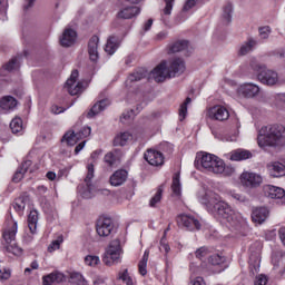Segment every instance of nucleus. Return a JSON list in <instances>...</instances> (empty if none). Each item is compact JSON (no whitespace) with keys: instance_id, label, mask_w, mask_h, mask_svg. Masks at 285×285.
<instances>
[{"instance_id":"obj_1","label":"nucleus","mask_w":285,"mask_h":285,"mask_svg":"<svg viewBox=\"0 0 285 285\" xmlns=\"http://www.w3.org/2000/svg\"><path fill=\"white\" fill-rule=\"evenodd\" d=\"M199 202L206 206L208 213H214L220 220V224H225L227 228H239L244 222L242 214L235 212L228 203L222 199L217 193L213 189L205 190L203 196L198 197Z\"/></svg>"},{"instance_id":"obj_2","label":"nucleus","mask_w":285,"mask_h":285,"mask_svg":"<svg viewBox=\"0 0 285 285\" xmlns=\"http://www.w3.org/2000/svg\"><path fill=\"white\" fill-rule=\"evenodd\" d=\"M195 166L198 170H205L214 175H223V177H230L235 174V167L226 165L222 158L208 153L203 154L200 157L197 156Z\"/></svg>"},{"instance_id":"obj_3","label":"nucleus","mask_w":285,"mask_h":285,"mask_svg":"<svg viewBox=\"0 0 285 285\" xmlns=\"http://www.w3.org/2000/svg\"><path fill=\"white\" fill-rule=\"evenodd\" d=\"M258 146H283L285 144V127L284 125H269L262 127L257 137Z\"/></svg>"},{"instance_id":"obj_4","label":"nucleus","mask_w":285,"mask_h":285,"mask_svg":"<svg viewBox=\"0 0 285 285\" xmlns=\"http://www.w3.org/2000/svg\"><path fill=\"white\" fill-rule=\"evenodd\" d=\"M101 149H97L92 151L91 159L92 161L88 164L87 169V176L85 178L86 187L79 186L78 193L81 195L83 199H92L95 197V185H92V179L95 178V164H97V159H99V156L101 155Z\"/></svg>"},{"instance_id":"obj_5","label":"nucleus","mask_w":285,"mask_h":285,"mask_svg":"<svg viewBox=\"0 0 285 285\" xmlns=\"http://www.w3.org/2000/svg\"><path fill=\"white\" fill-rule=\"evenodd\" d=\"M17 230H19V225L11 218L8 220V226L4 228L2 237L7 244L4 247L7 253H10L16 257H21V255H23V249L19 247V245L12 244L14 239H17Z\"/></svg>"},{"instance_id":"obj_6","label":"nucleus","mask_w":285,"mask_h":285,"mask_svg":"<svg viewBox=\"0 0 285 285\" xmlns=\"http://www.w3.org/2000/svg\"><path fill=\"white\" fill-rule=\"evenodd\" d=\"M121 255H124L121 242L119 239H114L106 247L102 262L106 266H115V264H121Z\"/></svg>"},{"instance_id":"obj_7","label":"nucleus","mask_w":285,"mask_h":285,"mask_svg":"<svg viewBox=\"0 0 285 285\" xmlns=\"http://www.w3.org/2000/svg\"><path fill=\"white\" fill-rule=\"evenodd\" d=\"M66 90L69 95H81L88 88V80H79V72H71L70 78L66 81Z\"/></svg>"},{"instance_id":"obj_8","label":"nucleus","mask_w":285,"mask_h":285,"mask_svg":"<svg viewBox=\"0 0 285 285\" xmlns=\"http://www.w3.org/2000/svg\"><path fill=\"white\" fill-rule=\"evenodd\" d=\"M256 79L263 86H281L285 83V72H258Z\"/></svg>"},{"instance_id":"obj_9","label":"nucleus","mask_w":285,"mask_h":285,"mask_svg":"<svg viewBox=\"0 0 285 285\" xmlns=\"http://www.w3.org/2000/svg\"><path fill=\"white\" fill-rule=\"evenodd\" d=\"M177 224L179 228H185V230H189L190 233L202 230V223L190 214H180L177 217Z\"/></svg>"},{"instance_id":"obj_10","label":"nucleus","mask_w":285,"mask_h":285,"mask_svg":"<svg viewBox=\"0 0 285 285\" xmlns=\"http://www.w3.org/2000/svg\"><path fill=\"white\" fill-rule=\"evenodd\" d=\"M237 95L243 99H257V96L262 95V88L253 82H244L238 86Z\"/></svg>"},{"instance_id":"obj_11","label":"nucleus","mask_w":285,"mask_h":285,"mask_svg":"<svg viewBox=\"0 0 285 285\" xmlns=\"http://www.w3.org/2000/svg\"><path fill=\"white\" fill-rule=\"evenodd\" d=\"M96 233L99 237H110L115 233V223L110 218H100L96 224Z\"/></svg>"},{"instance_id":"obj_12","label":"nucleus","mask_w":285,"mask_h":285,"mask_svg":"<svg viewBox=\"0 0 285 285\" xmlns=\"http://www.w3.org/2000/svg\"><path fill=\"white\" fill-rule=\"evenodd\" d=\"M208 117L215 121H226L230 117V112H228L226 107L217 105L208 110Z\"/></svg>"},{"instance_id":"obj_13","label":"nucleus","mask_w":285,"mask_h":285,"mask_svg":"<svg viewBox=\"0 0 285 285\" xmlns=\"http://www.w3.org/2000/svg\"><path fill=\"white\" fill-rule=\"evenodd\" d=\"M77 30L68 27L63 30L60 37V45L62 48H70V46H75L77 43Z\"/></svg>"},{"instance_id":"obj_14","label":"nucleus","mask_w":285,"mask_h":285,"mask_svg":"<svg viewBox=\"0 0 285 285\" xmlns=\"http://www.w3.org/2000/svg\"><path fill=\"white\" fill-rule=\"evenodd\" d=\"M240 181L244 186L254 188L255 186H259V184H262V176L255 173L245 171L240 175Z\"/></svg>"},{"instance_id":"obj_15","label":"nucleus","mask_w":285,"mask_h":285,"mask_svg":"<svg viewBox=\"0 0 285 285\" xmlns=\"http://www.w3.org/2000/svg\"><path fill=\"white\" fill-rule=\"evenodd\" d=\"M145 159L150 166H164V154L155 149H149L145 153Z\"/></svg>"},{"instance_id":"obj_16","label":"nucleus","mask_w":285,"mask_h":285,"mask_svg":"<svg viewBox=\"0 0 285 285\" xmlns=\"http://www.w3.org/2000/svg\"><path fill=\"white\" fill-rule=\"evenodd\" d=\"M263 190L265 197H269V199H284L285 190L282 187L265 185Z\"/></svg>"},{"instance_id":"obj_17","label":"nucleus","mask_w":285,"mask_h":285,"mask_svg":"<svg viewBox=\"0 0 285 285\" xmlns=\"http://www.w3.org/2000/svg\"><path fill=\"white\" fill-rule=\"evenodd\" d=\"M127 179H128V171L125 169H118L110 176L109 183L111 184V186L118 187V186H124Z\"/></svg>"},{"instance_id":"obj_18","label":"nucleus","mask_w":285,"mask_h":285,"mask_svg":"<svg viewBox=\"0 0 285 285\" xmlns=\"http://www.w3.org/2000/svg\"><path fill=\"white\" fill-rule=\"evenodd\" d=\"M268 208L257 207L252 213V222H254V224L262 225L264 222H266V219H268Z\"/></svg>"},{"instance_id":"obj_19","label":"nucleus","mask_w":285,"mask_h":285,"mask_svg":"<svg viewBox=\"0 0 285 285\" xmlns=\"http://www.w3.org/2000/svg\"><path fill=\"white\" fill-rule=\"evenodd\" d=\"M89 59L99 61V37L94 36L88 43Z\"/></svg>"},{"instance_id":"obj_20","label":"nucleus","mask_w":285,"mask_h":285,"mask_svg":"<svg viewBox=\"0 0 285 285\" xmlns=\"http://www.w3.org/2000/svg\"><path fill=\"white\" fill-rule=\"evenodd\" d=\"M66 279V276L60 272H52L48 275L42 276L43 285L61 284Z\"/></svg>"},{"instance_id":"obj_21","label":"nucleus","mask_w":285,"mask_h":285,"mask_svg":"<svg viewBox=\"0 0 285 285\" xmlns=\"http://www.w3.org/2000/svg\"><path fill=\"white\" fill-rule=\"evenodd\" d=\"M30 166H32V160H24L21 167L14 173L12 180L16 184H19V181L23 179V175H26V173L28 171L32 173V169H30Z\"/></svg>"},{"instance_id":"obj_22","label":"nucleus","mask_w":285,"mask_h":285,"mask_svg":"<svg viewBox=\"0 0 285 285\" xmlns=\"http://www.w3.org/2000/svg\"><path fill=\"white\" fill-rule=\"evenodd\" d=\"M268 173L271 177H284L285 176V165L279 161L271 163L268 166Z\"/></svg>"},{"instance_id":"obj_23","label":"nucleus","mask_w":285,"mask_h":285,"mask_svg":"<svg viewBox=\"0 0 285 285\" xmlns=\"http://www.w3.org/2000/svg\"><path fill=\"white\" fill-rule=\"evenodd\" d=\"M141 9H139V7H127L121 9L117 17L118 19H132L134 17H137L138 14H140Z\"/></svg>"},{"instance_id":"obj_24","label":"nucleus","mask_w":285,"mask_h":285,"mask_svg":"<svg viewBox=\"0 0 285 285\" xmlns=\"http://www.w3.org/2000/svg\"><path fill=\"white\" fill-rule=\"evenodd\" d=\"M131 139L137 140V137L132 136L129 131L118 134L114 139V146H126Z\"/></svg>"},{"instance_id":"obj_25","label":"nucleus","mask_w":285,"mask_h":285,"mask_svg":"<svg viewBox=\"0 0 285 285\" xmlns=\"http://www.w3.org/2000/svg\"><path fill=\"white\" fill-rule=\"evenodd\" d=\"M149 75L156 83H164V81L168 79H175V77H178L177 72H151Z\"/></svg>"},{"instance_id":"obj_26","label":"nucleus","mask_w":285,"mask_h":285,"mask_svg":"<svg viewBox=\"0 0 285 285\" xmlns=\"http://www.w3.org/2000/svg\"><path fill=\"white\" fill-rule=\"evenodd\" d=\"M19 102L17 101V98L12 97V96H6L0 100V108H2V110H14V108H17V105Z\"/></svg>"},{"instance_id":"obj_27","label":"nucleus","mask_w":285,"mask_h":285,"mask_svg":"<svg viewBox=\"0 0 285 285\" xmlns=\"http://www.w3.org/2000/svg\"><path fill=\"white\" fill-rule=\"evenodd\" d=\"M253 154L246 149H236L232 151L230 160L232 161H244V159H250Z\"/></svg>"},{"instance_id":"obj_28","label":"nucleus","mask_w":285,"mask_h":285,"mask_svg":"<svg viewBox=\"0 0 285 285\" xmlns=\"http://www.w3.org/2000/svg\"><path fill=\"white\" fill-rule=\"evenodd\" d=\"M108 99H102L98 102H96L90 111L88 112L87 117H95L96 115H99V112H102V110H106L108 108Z\"/></svg>"},{"instance_id":"obj_29","label":"nucleus","mask_w":285,"mask_h":285,"mask_svg":"<svg viewBox=\"0 0 285 285\" xmlns=\"http://www.w3.org/2000/svg\"><path fill=\"white\" fill-rule=\"evenodd\" d=\"M39 222V213L37 210H31L28 215V228L31 235L37 233V224Z\"/></svg>"},{"instance_id":"obj_30","label":"nucleus","mask_w":285,"mask_h":285,"mask_svg":"<svg viewBox=\"0 0 285 285\" xmlns=\"http://www.w3.org/2000/svg\"><path fill=\"white\" fill-rule=\"evenodd\" d=\"M169 70L171 72H185L186 61L181 58H174L169 65Z\"/></svg>"},{"instance_id":"obj_31","label":"nucleus","mask_w":285,"mask_h":285,"mask_svg":"<svg viewBox=\"0 0 285 285\" xmlns=\"http://www.w3.org/2000/svg\"><path fill=\"white\" fill-rule=\"evenodd\" d=\"M30 202V198L28 196H20L14 199L13 202V208L18 215H21L23 210H26V205Z\"/></svg>"},{"instance_id":"obj_32","label":"nucleus","mask_w":285,"mask_h":285,"mask_svg":"<svg viewBox=\"0 0 285 285\" xmlns=\"http://www.w3.org/2000/svg\"><path fill=\"white\" fill-rule=\"evenodd\" d=\"M208 262H209V264H212V266H219L218 273H222L226 268V267H224L226 257H224L219 254H214V255L209 256Z\"/></svg>"},{"instance_id":"obj_33","label":"nucleus","mask_w":285,"mask_h":285,"mask_svg":"<svg viewBox=\"0 0 285 285\" xmlns=\"http://www.w3.org/2000/svg\"><path fill=\"white\" fill-rule=\"evenodd\" d=\"M139 112H141V108L139 107L136 108V111L134 109L126 110L120 117L121 124H130V121H132V119H135Z\"/></svg>"},{"instance_id":"obj_34","label":"nucleus","mask_w":285,"mask_h":285,"mask_svg":"<svg viewBox=\"0 0 285 285\" xmlns=\"http://www.w3.org/2000/svg\"><path fill=\"white\" fill-rule=\"evenodd\" d=\"M190 47L189 42L187 40H177L176 42H174L169 50L170 52H184L186 50H188V48Z\"/></svg>"},{"instance_id":"obj_35","label":"nucleus","mask_w":285,"mask_h":285,"mask_svg":"<svg viewBox=\"0 0 285 285\" xmlns=\"http://www.w3.org/2000/svg\"><path fill=\"white\" fill-rule=\"evenodd\" d=\"M62 141H66L67 146H75L80 140L75 129H71L63 135Z\"/></svg>"},{"instance_id":"obj_36","label":"nucleus","mask_w":285,"mask_h":285,"mask_svg":"<svg viewBox=\"0 0 285 285\" xmlns=\"http://www.w3.org/2000/svg\"><path fill=\"white\" fill-rule=\"evenodd\" d=\"M118 48L119 42L117 41V38L109 37L105 47V52H107V55L112 56L115 52H117Z\"/></svg>"},{"instance_id":"obj_37","label":"nucleus","mask_w":285,"mask_h":285,"mask_svg":"<svg viewBox=\"0 0 285 285\" xmlns=\"http://www.w3.org/2000/svg\"><path fill=\"white\" fill-rule=\"evenodd\" d=\"M254 46H257V41L249 39L247 42L243 43L238 50L239 57H245L248 52H252Z\"/></svg>"},{"instance_id":"obj_38","label":"nucleus","mask_w":285,"mask_h":285,"mask_svg":"<svg viewBox=\"0 0 285 285\" xmlns=\"http://www.w3.org/2000/svg\"><path fill=\"white\" fill-rule=\"evenodd\" d=\"M11 132L13 135H23V120L21 118H14L10 122Z\"/></svg>"},{"instance_id":"obj_39","label":"nucleus","mask_w":285,"mask_h":285,"mask_svg":"<svg viewBox=\"0 0 285 285\" xmlns=\"http://www.w3.org/2000/svg\"><path fill=\"white\" fill-rule=\"evenodd\" d=\"M148 257H150V252L145 250L142 258L140 259V262L138 264V271H139L140 275H142V277L148 274V271L146 269V267L148 266Z\"/></svg>"},{"instance_id":"obj_40","label":"nucleus","mask_w":285,"mask_h":285,"mask_svg":"<svg viewBox=\"0 0 285 285\" xmlns=\"http://www.w3.org/2000/svg\"><path fill=\"white\" fill-rule=\"evenodd\" d=\"M72 129L76 131V135H78V139L80 141L81 139H86V137H90V132H92V129L90 127L79 128V125L73 126Z\"/></svg>"},{"instance_id":"obj_41","label":"nucleus","mask_w":285,"mask_h":285,"mask_svg":"<svg viewBox=\"0 0 285 285\" xmlns=\"http://www.w3.org/2000/svg\"><path fill=\"white\" fill-rule=\"evenodd\" d=\"M163 195H164V188L160 186L157 188L155 195L149 200L150 208H157V204L161 202Z\"/></svg>"},{"instance_id":"obj_42","label":"nucleus","mask_w":285,"mask_h":285,"mask_svg":"<svg viewBox=\"0 0 285 285\" xmlns=\"http://www.w3.org/2000/svg\"><path fill=\"white\" fill-rule=\"evenodd\" d=\"M70 279L72 284H76V285H88V281H86L83 275L79 272H72L70 274Z\"/></svg>"},{"instance_id":"obj_43","label":"nucleus","mask_w":285,"mask_h":285,"mask_svg":"<svg viewBox=\"0 0 285 285\" xmlns=\"http://www.w3.org/2000/svg\"><path fill=\"white\" fill-rule=\"evenodd\" d=\"M166 6L163 10V17H161V21H164V23H166V18L165 17H170V14H173V8L175 6V0H164Z\"/></svg>"},{"instance_id":"obj_44","label":"nucleus","mask_w":285,"mask_h":285,"mask_svg":"<svg viewBox=\"0 0 285 285\" xmlns=\"http://www.w3.org/2000/svg\"><path fill=\"white\" fill-rule=\"evenodd\" d=\"M262 262V256L259 254V250L252 252L249 255V266H253L254 268H259V263Z\"/></svg>"},{"instance_id":"obj_45","label":"nucleus","mask_w":285,"mask_h":285,"mask_svg":"<svg viewBox=\"0 0 285 285\" xmlns=\"http://www.w3.org/2000/svg\"><path fill=\"white\" fill-rule=\"evenodd\" d=\"M85 264L86 266H91V268H95V266H99V264H101V259L97 255H87L85 257Z\"/></svg>"},{"instance_id":"obj_46","label":"nucleus","mask_w":285,"mask_h":285,"mask_svg":"<svg viewBox=\"0 0 285 285\" xmlns=\"http://www.w3.org/2000/svg\"><path fill=\"white\" fill-rule=\"evenodd\" d=\"M282 259H284V252L283 250H275L272 254V264L274 268H277L279 264H282Z\"/></svg>"},{"instance_id":"obj_47","label":"nucleus","mask_w":285,"mask_h":285,"mask_svg":"<svg viewBox=\"0 0 285 285\" xmlns=\"http://www.w3.org/2000/svg\"><path fill=\"white\" fill-rule=\"evenodd\" d=\"M118 279H121V282H124L126 285H135V279H132L130 274H128V269L119 272Z\"/></svg>"},{"instance_id":"obj_48","label":"nucleus","mask_w":285,"mask_h":285,"mask_svg":"<svg viewBox=\"0 0 285 285\" xmlns=\"http://www.w3.org/2000/svg\"><path fill=\"white\" fill-rule=\"evenodd\" d=\"M21 68V63H19V60L17 58L10 60L7 65L3 66V70H7V72L17 71Z\"/></svg>"},{"instance_id":"obj_49","label":"nucleus","mask_w":285,"mask_h":285,"mask_svg":"<svg viewBox=\"0 0 285 285\" xmlns=\"http://www.w3.org/2000/svg\"><path fill=\"white\" fill-rule=\"evenodd\" d=\"M191 101L193 100L190 99V97H187L185 102L180 105V108H179L180 121H184V119H186V115L188 114V104H190Z\"/></svg>"},{"instance_id":"obj_50","label":"nucleus","mask_w":285,"mask_h":285,"mask_svg":"<svg viewBox=\"0 0 285 285\" xmlns=\"http://www.w3.org/2000/svg\"><path fill=\"white\" fill-rule=\"evenodd\" d=\"M171 190L174 195H181V183L179 181L178 174H176L173 178Z\"/></svg>"},{"instance_id":"obj_51","label":"nucleus","mask_w":285,"mask_h":285,"mask_svg":"<svg viewBox=\"0 0 285 285\" xmlns=\"http://www.w3.org/2000/svg\"><path fill=\"white\" fill-rule=\"evenodd\" d=\"M144 78V73L141 72H134V73H130L127 78V80L125 81L127 88L132 86L130 83L135 82V81H141V79Z\"/></svg>"},{"instance_id":"obj_52","label":"nucleus","mask_w":285,"mask_h":285,"mask_svg":"<svg viewBox=\"0 0 285 285\" xmlns=\"http://www.w3.org/2000/svg\"><path fill=\"white\" fill-rule=\"evenodd\" d=\"M223 21L224 23H230L233 21V6L228 4L224 8Z\"/></svg>"},{"instance_id":"obj_53","label":"nucleus","mask_w":285,"mask_h":285,"mask_svg":"<svg viewBox=\"0 0 285 285\" xmlns=\"http://www.w3.org/2000/svg\"><path fill=\"white\" fill-rule=\"evenodd\" d=\"M250 70L254 72H266L267 68L266 65L257 62V60L253 59L249 63Z\"/></svg>"},{"instance_id":"obj_54","label":"nucleus","mask_w":285,"mask_h":285,"mask_svg":"<svg viewBox=\"0 0 285 285\" xmlns=\"http://www.w3.org/2000/svg\"><path fill=\"white\" fill-rule=\"evenodd\" d=\"M209 255V252H208V248L206 247H200L196 250V257L197 259H200V261H204L206 259L207 257H210L208 256Z\"/></svg>"},{"instance_id":"obj_55","label":"nucleus","mask_w":285,"mask_h":285,"mask_svg":"<svg viewBox=\"0 0 285 285\" xmlns=\"http://www.w3.org/2000/svg\"><path fill=\"white\" fill-rule=\"evenodd\" d=\"M261 39H268L271 37L272 29L269 26L261 27L258 29Z\"/></svg>"},{"instance_id":"obj_56","label":"nucleus","mask_w":285,"mask_h":285,"mask_svg":"<svg viewBox=\"0 0 285 285\" xmlns=\"http://www.w3.org/2000/svg\"><path fill=\"white\" fill-rule=\"evenodd\" d=\"M166 70H168V61L163 60L153 69L151 72H166Z\"/></svg>"},{"instance_id":"obj_57","label":"nucleus","mask_w":285,"mask_h":285,"mask_svg":"<svg viewBox=\"0 0 285 285\" xmlns=\"http://www.w3.org/2000/svg\"><path fill=\"white\" fill-rule=\"evenodd\" d=\"M61 242H63V238L51 242V244L48 246L49 253H55V250H59Z\"/></svg>"},{"instance_id":"obj_58","label":"nucleus","mask_w":285,"mask_h":285,"mask_svg":"<svg viewBox=\"0 0 285 285\" xmlns=\"http://www.w3.org/2000/svg\"><path fill=\"white\" fill-rule=\"evenodd\" d=\"M104 159L107 166H115V163L117 161V158L115 157V154H112V151H109Z\"/></svg>"},{"instance_id":"obj_59","label":"nucleus","mask_w":285,"mask_h":285,"mask_svg":"<svg viewBox=\"0 0 285 285\" xmlns=\"http://www.w3.org/2000/svg\"><path fill=\"white\" fill-rule=\"evenodd\" d=\"M268 284V278L266 277V275H258L256 276V279H255V285H266Z\"/></svg>"},{"instance_id":"obj_60","label":"nucleus","mask_w":285,"mask_h":285,"mask_svg":"<svg viewBox=\"0 0 285 285\" xmlns=\"http://www.w3.org/2000/svg\"><path fill=\"white\" fill-rule=\"evenodd\" d=\"M195 6H197V0H187L185 2L183 10L185 12H188V10H193V8H195Z\"/></svg>"},{"instance_id":"obj_61","label":"nucleus","mask_w":285,"mask_h":285,"mask_svg":"<svg viewBox=\"0 0 285 285\" xmlns=\"http://www.w3.org/2000/svg\"><path fill=\"white\" fill-rule=\"evenodd\" d=\"M3 279H10V272L6 268H0V282Z\"/></svg>"},{"instance_id":"obj_62","label":"nucleus","mask_w":285,"mask_h":285,"mask_svg":"<svg viewBox=\"0 0 285 285\" xmlns=\"http://www.w3.org/2000/svg\"><path fill=\"white\" fill-rule=\"evenodd\" d=\"M273 97H274V100L276 101V104H285V92L284 94H275Z\"/></svg>"},{"instance_id":"obj_63","label":"nucleus","mask_w":285,"mask_h":285,"mask_svg":"<svg viewBox=\"0 0 285 285\" xmlns=\"http://www.w3.org/2000/svg\"><path fill=\"white\" fill-rule=\"evenodd\" d=\"M222 141H237V135H223L220 137Z\"/></svg>"},{"instance_id":"obj_64","label":"nucleus","mask_w":285,"mask_h":285,"mask_svg":"<svg viewBox=\"0 0 285 285\" xmlns=\"http://www.w3.org/2000/svg\"><path fill=\"white\" fill-rule=\"evenodd\" d=\"M278 237H279L282 244L285 246V227H281L278 229Z\"/></svg>"}]
</instances>
